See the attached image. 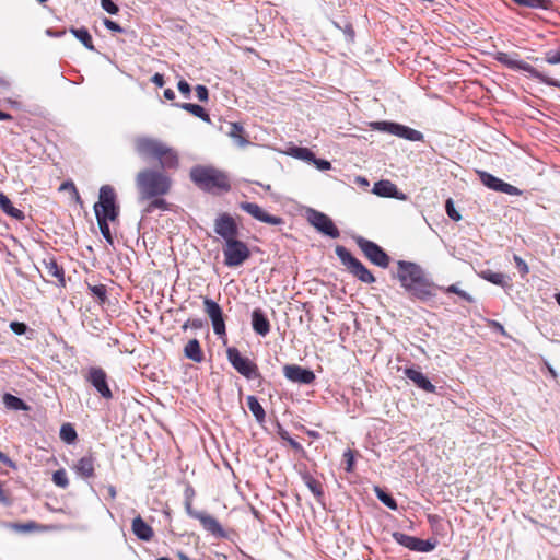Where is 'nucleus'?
Instances as JSON below:
<instances>
[{
  "instance_id": "3",
  "label": "nucleus",
  "mask_w": 560,
  "mask_h": 560,
  "mask_svg": "<svg viewBox=\"0 0 560 560\" xmlns=\"http://www.w3.org/2000/svg\"><path fill=\"white\" fill-rule=\"evenodd\" d=\"M191 180L205 190H223L230 189V182L225 174L210 167H195L190 172Z\"/></svg>"
},
{
  "instance_id": "2",
  "label": "nucleus",
  "mask_w": 560,
  "mask_h": 560,
  "mask_svg": "<svg viewBox=\"0 0 560 560\" xmlns=\"http://www.w3.org/2000/svg\"><path fill=\"white\" fill-rule=\"evenodd\" d=\"M135 185L138 202H145L148 198L167 195L172 187V179L162 171L143 168L136 175Z\"/></svg>"
},
{
  "instance_id": "48",
  "label": "nucleus",
  "mask_w": 560,
  "mask_h": 560,
  "mask_svg": "<svg viewBox=\"0 0 560 560\" xmlns=\"http://www.w3.org/2000/svg\"><path fill=\"white\" fill-rule=\"evenodd\" d=\"M101 7L109 14H117L119 11L118 5L114 3L112 0H101Z\"/></svg>"
},
{
  "instance_id": "14",
  "label": "nucleus",
  "mask_w": 560,
  "mask_h": 560,
  "mask_svg": "<svg viewBox=\"0 0 560 560\" xmlns=\"http://www.w3.org/2000/svg\"><path fill=\"white\" fill-rule=\"evenodd\" d=\"M214 232L224 240V243L236 238L238 228L229 213H222L214 220Z\"/></svg>"
},
{
  "instance_id": "1",
  "label": "nucleus",
  "mask_w": 560,
  "mask_h": 560,
  "mask_svg": "<svg viewBox=\"0 0 560 560\" xmlns=\"http://www.w3.org/2000/svg\"><path fill=\"white\" fill-rule=\"evenodd\" d=\"M396 278L412 299L424 302L435 295L434 283L427 277L423 268L416 262L398 260Z\"/></svg>"
},
{
  "instance_id": "33",
  "label": "nucleus",
  "mask_w": 560,
  "mask_h": 560,
  "mask_svg": "<svg viewBox=\"0 0 560 560\" xmlns=\"http://www.w3.org/2000/svg\"><path fill=\"white\" fill-rule=\"evenodd\" d=\"M396 186L389 180H380L375 183L373 191L381 197H393Z\"/></svg>"
},
{
  "instance_id": "29",
  "label": "nucleus",
  "mask_w": 560,
  "mask_h": 560,
  "mask_svg": "<svg viewBox=\"0 0 560 560\" xmlns=\"http://www.w3.org/2000/svg\"><path fill=\"white\" fill-rule=\"evenodd\" d=\"M480 277L493 284L501 285L503 288L510 287V278L502 272H494L492 270H483L480 272Z\"/></svg>"
},
{
  "instance_id": "24",
  "label": "nucleus",
  "mask_w": 560,
  "mask_h": 560,
  "mask_svg": "<svg viewBox=\"0 0 560 560\" xmlns=\"http://www.w3.org/2000/svg\"><path fill=\"white\" fill-rule=\"evenodd\" d=\"M132 532L141 540L149 541L152 539L154 533L150 525H148L140 515L132 520Z\"/></svg>"
},
{
  "instance_id": "9",
  "label": "nucleus",
  "mask_w": 560,
  "mask_h": 560,
  "mask_svg": "<svg viewBox=\"0 0 560 560\" xmlns=\"http://www.w3.org/2000/svg\"><path fill=\"white\" fill-rule=\"evenodd\" d=\"M357 244L371 262L382 268L388 267L389 256L376 243L360 236Z\"/></svg>"
},
{
  "instance_id": "26",
  "label": "nucleus",
  "mask_w": 560,
  "mask_h": 560,
  "mask_svg": "<svg viewBox=\"0 0 560 560\" xmlns=\"http://www.w3.org/2000/svg\"><path fill=\"white\" fill-rule=\"evenodd\" d=\"M162 152L163 153L159 154L156 158L159 160L161 167L162 168H176L178 165L177 153L173 149L167 147L166 144L164 145Z\"/></svg>"
},
{
  "instance_id": "60",
  "label": "nucleus",
  "mask_w": 560,
  "mask_h": 560,
  "mask_svg": "<svg viewBox=\"0 0 560 560\" xmlns=\"http://www.w3.org/2000/svg\"><path fill=\"white\" fill-rule=\"evenodd\" d=\"M151 81H152L156 86H159V88H162V86L164 85V83H165V81H164V77H163V74H161V73H155V74L152 77Z\"/></svg>"
},
{
  "instance_id": "55",
  "label": "nucleus",
  "mask_w": 560,
  "mask_h": 560,
  "mask_svg": "<svg viewBox=\"0 0 560 560\" xmlns=\"http://www.w3.org/2000/svg\"><path fill=\"white\" fill-rule=\"evenodd\" d=\"M313 164L319 170V171H327L331 168V164L327 160L317 159L315 156V161H313Z\"/></svg>"
},
{
  "instance_id": "36",
  "label": "nucleus",
  "mask_w": 560,
  "mask_h": 560,
  "mask_svg": "<svg viewBox=\"0 0 560 560\" xmlns=\"http://www.w3.org/2000/svg\"><path fill=\"white\" fill-rule=\"evenodd\" d=\"M145 201L148 205L144 209V213H152L156 209L162 211L168 210V203L162 197L148 198Z\"/></svg>"
},
{
  "instance_id": "61",
  "label": "nucleus",
  "mask_w": 560,
  "mask_h": 560,
  "mask_svg": "<svg viewBox=\"0 0 560 560\" xmlns=\"http://www.w3.org/2000/svg\"><path fill=\"white\" fill-rule=\"evenodd\" d=\"M0 462L9 467H15L14 463L1 451H0Z\"/></svg>"
},
{
  "instance_id": "8",
  "label": "nucleus",
  "mask_w": 560,
  "mask_h": 560,
  "mask_svg": "<svg viewBox=\"0 0 560 560\" xmlns=\"http://www.w3.org/2000/svg\"><path fill=\"white\" fill-rule=\"evenodd\" d=\"M226 355L231 365L247 380H255L261 376L257 364L243 357L236 348H229Z\"/></svg>"
},
{
  "instance_id": "16",
  "label": "nucleus",
  "mask_w": 560,
  "mask_h": 560,
  "mask_svg": "<svg viewBox=\"0 0 560 560\" xmlns=\"http://www.w3.org/2000/svg\"><path fill=\"white\" fill-rule=\"evenodd\" d=\"M283 375L290 382L303 385H310L315 381V374L313 371L298 364L284 365Z\"/></svg>"
},
{
  "instance_id": "38",
  "label": "nucleus",
  "mask_w": 560,
  "mask_h": 560,
  "mask_svg": "<svg viewBox=\"0 0 560 560\" xmlns=\"http://www.w3.org/2000/svg\"><path fill=\"white\" fill-rule=\"evenodd\" d=\"M290 154L299 160L313 163L315 161V154L307 148L294 147L291 149Z\"/></svg>"
},
{
  "instance_id": "34",
  "label": "nucleus",
  "mask_w": 560,
  "mask_h": 560,
  "mask_svg": "<svg viewBox=\"0 0 560 560\" xmlns=\"http://www.w3.org/2000/svg\"><path fill=\"white\" fill-rule=\"evenodd\" d=\"M302 479L310 491L319 500L324 494L320 482L308 472L304 474Z\"/></svg>"
},
{
  "instance_id": "56",
  "label": "nucleus",
  "mask_w": 560,
  "mask_h": 560,
  "mask_svg": "<svg viewBox=\"0 0 560 560\" xmlns=\"http://www.w3.org/2000/svg\"><path fill=\"white\" fill-rule=\"evenodd\" d=\"M104 25L106 26V28H108L113 32H116V33L124 32V28L119 24H117L116 22H114L109 19H104Z\"/></svg>"
},
{
  "instance_id": "4",
  "label": "nucleus",
  "mask_w": 560,
  "mask_h": 560,
  "mask_svg": "<svg viewBox=\"0 0 560 560\" xmlns=\"http://www.w3.org/2000/svg\"><path fill=\"white\" fill-rule=\"evenodd\" d=\"M517 57H518V55L516 52L509 54V52L498 51L495 54L494 59L509 69L522 70L524 72H527L532 78L537 79L541 83H545L547 85L555 86V88H560L559 80L545 75L544 73H541L540 71L535 69L533 66L518 59Z\"/></svg>"
},
{
  "instance_id": "13",
  "label": "nucleus",
  "mask_w": 560,
  "mask_h": 560,
  "mask_svg": "<svg viewBox=\"0 0 560 560\" xmlns=\"http://www.w3.org/2000/svg\"><path fill=\"white\" fill-rule=\"evenodd\" d=\"M393 538L397 544L412 551L429 552L435 548V542L409 536L400 532H395Z\"/></svg>"
},
{
  "instance_id": "27",
  "label": "nucleus",
  "mask_w": 560,
  "mask_h": 560,
  "mask_svg": "<svg viewBox=\"0 0 560 560\" xmlns=\"http://www.w3.org/2000/svg\"><path fill=\"white\" fill-rule=\"evenodd\" d=\"M393 135L409 141H421L423 139V135L420 131L397 122L395 124Z\"/></svg>"
},
{
  "instance_id": "5",
  "label": "nucleus",
  "mask_w": 560,
  "mask_h": 560,
  "mask_svg": "<svg viewBox=\"0 0 560 560\" xmlns=\"http://www.w3.org/2000/svg\"><path fill=\"white\" fill-rule=\"evenodd\" d=\"M336 255L348 269V271L361 282L373 283L375 277L372 272L343 246L336 247Z\"/></svg>"
},
{
  "instance_id": "57",
  "label": "nucleus",
  "mask_w": 560,
  "mask_h": 560,
  "mask_svg": "<svg viewBox=\"0 0 560 560\" xmlns=\"http://www.w3.org/2000/svg\"><path fill=\"white\" fill-rule=\"evenodd\" d=\"M178 91L185 96L189 97L190 95V85L185 81L180 80L177 84Z\"/></svg>"
},
{
  "instance_id": "20",
  "label": "nucleus",
  "mask_w": 560,
  "mask_h": 560,
  "mask_svg": "<svg viewBox=\"0 0 560 560\" xmlns=\"http://www.w3.org/2000/svg\"><path fill=\"white\" fill-rule=\"evenodd\" d=\"M252 326L254 331L262 337L270 332V322L261 308H255L253 311Z\"/></svg>"
},
{
  "instance_id": "47",
  "label": "nucleus",
  "mask_w": 560,
  "mask_h": 560,
  "mask_svg": "<svg viewBox=\"0 0 560 560\" xmlns=\"http://www.w3.org/2000/svg\"><path fill=\"white\" fill-rule=\"evenodd\" d=\"M445 208H446V213L447 215L454 220V221H459L462 219V215L456 211L455 207H454V203L452 201V199H448L445 203Z\"/></svg>"
},
{
  "instance_id": "28",
  "label": "nucleus",
  "mask_w": 560,
  "mask_h": 560,
  "mask_svg": "<svg viewBox=\"0 0 560 560\" xmlns=\"http://www.w3.org/2000/svg\"><path fill=\"white\" fill-rule=\"evenodd\" d=\"M184 354L187 359L200 363L205 360L203 352L197 339L189 340L184 347Z\"/></svg>"
},
{
  "instance_id": "40",
  "label": "nucleus",
  "mask_w": 560,
  "mask_h": 560,
  "mask_svg": "<svg viewBox=\"0 0 560 560\" xmlns=\"http://www.w3.org/2000/svg\"><path fill=\"white\" fill-rule=\"evenodd\" d=\"M445 293H453L467 301L468 303H474L475 299L466 291L462 290L458 284H451L446 288H440Z\"/></svg>"
},
{
  "instance_id": "25",
  "label": "nucleus",
  "mask_w": 560,
  "mask_h": 560,
  "mask_svg": "<svg viewBox=\"0 0 560 560\" xmlns=\"http://www.w3.org/2000/svg\"><path fill=\"white\" fill-rule=\"evenodd\" d=\"M0 209L9 217L23 221L25 219V214L22 210L15 208L11 200L5 196L2 191H0Z\"/></svg>"
},
{
  "instance_id": "11",
  "label": "nucleus",
  "mask_w": 560,
  "mask_h": 560,
  "mask_svg": "<svg viewBox=\"0 0 560 560\" xmlns=\"http://www.w3.org/2000/svg\"><path fill=\"white\" fill-rule=\"evenodd\" d=\"M480 182L489 189L494 191L504 192L510 196H521L522 190L517 187L503 182L502 179L495 177L494 175L486 172V171H477Z\"/></svg>"
},
{
  "instance_id": "10",
  "label": "nucleus",
  "mask_w": 560,
  "mask_h": 560,
  "mask_svg": "<svg viewBox=\"0 0 560 560\" xmlns=\"http://www.w3.org/2000/svg\"><path fill=\"white\" fill-rule=\"evenodd\" d=\"M203 311L211 319L213 331L219 337L225 336V323L221 306L210 298H203Z\"/></svg>"
},
{
  "instance_id": "12",
  "label": "nucleus",
  "mask_w": 560,
  "mask_h": 560,
  "mask_svg": "<svg viewBox=\"0 0 560 560\" xmlns=\"http://www.w3.org/2000/svg\"><path fill=\"white\" fill-rule=\"evenodd\" d=\"M308 221L316 230L331 238H337L340 235L339 230L336 228L332 220L323 212L311 210Z\"/></svg>"
},
{
  "instance_id": "39",
  "label": "nucleus",
  "mask_w": 560,
  "mask_h": 560,
  "mask_svg": "<svg viewBox=\"0 0 560 560\" xmlns=\"http://www.w3.org/2000/svg\"><path fill=\"white\" fill-rule=\"evenodd\" d=\"M243 127L240 126L238 124H232L231 125V130L229 132L230 137H232L236 144L238 147H245L249 143V141L242 135L243 133Z\"/></svg>"
},
{
  "instance_id": "22",
  "label": "nucleus",
  "mask_w": 560,
  "mask_h": 560,
  "mask_svg": "<svg viewBox=\"0 0 560 560\" xmlns=\"http://www.w3.org/2000/svg\"><path fill=\"white\" fill-rule=\"evenodd\" d=\"M75 472L84 478L90 479L94 477V470H95V458L93 455H85L81 457L77 464L74 465Z\"/></svg>"
},
{
  "instance_id": "15",
  "label": "nucleus",
  "mask_w": 560,
  "mask_h": 560,
  "mask_svg": "<svg viewBox=\"0 0 560 560\" xmlns=\"http://www.w3.org/2000/svg\"><path fill=\"white\" fill-rule=\"evenodd\" d=\"M164 143L158 139L149 137H138L135 139V149L137 153L142 158H154L162 154Z\"/></svg>"
},
{
  "instance_id": "43",
  "label": "nucleus",
  "mask_w": 560,
  "mask_h": 560,
  "mask_svg": "<svg viewBox=\"0 0 560 560\" xmlns=\"http://www.w3.org/2000/svg\"><path fill=\"white\" fill-rule=\"evenodd\" d=\"M52 481L56 486H58L60 488H63V489L67 488L69 486V480H68L66 470L65 469L56 470L52 474Z\"/></svg>"
},
{
  "instance_id": "19",
  "label": "nucleus",
  "mask_w": 560,
  "mask_h": 560,
  "mask_svg": "<svg viewBox=\"0 0 560 560\" xmlns=\"http://www.w3.org/2000/svg\"><path fill=\"white\" fill-rule=\"evenodd\" d=\"M196 520L200 522L203 529L210 533L215 538H226L228 534L221 524L212 515L201 512L200 515H196Z\"/></svg>"
},
{
  "instance_id": "46",
  "label": "nucleus",
  "mask_w": 560,
  "mask_h": 560,
  "mask_svg": "<svg viewBox=\"0 0 560 560\" xmlns=\"http://www.w3.org/2000/svg\"><path fill=\"white\" fill-rule=\"evenodd\" d=\"M513 259H514L515 266L518 269L521 276L522 277L526 276L529 272V268H528V265L525 262V260L517 255H514Z\"/></svg>"
},
{
  "instance_id": "54",
  "label": "nucleus",
  "mask_w": 560,
  "mask_h": 560,
  "mask_svg": "<svg viewBox=\"0 0 560 560\" xmlns=\"http://www.w3.org/2000/svg\"><path fill=\"white\" fill-rule=\"evenodd\" d=\"M10 328L16 335H23V334H25V331L27 329L26 325L24 323H20V322H12L10 324Z\"/></svg>"
},
{
  "instance_id": "62",
  "label": "nucleus",
  "mask_w": 560,
  "mask_h": 560,
  "mask_svg": "<svg viewBox=\"0 0 560 560\" xmlns=\"http://www.w3.org/2000/svg\"><path fill=\"white\" fill-rule=\"evenodd\" d=\"M490 325L497 329L498 331H500L502 335H505V329L504 327L499 323V322H495V320H491L490 322Z\"/></svg>"
},
{
  "instance_id": "31",
  "label": "nucleus",
  "mask_w": 560,
  "mask_h": 560,
  "mask_svg": "<svg viewBox=\"0 0 560 560\" xmlns=\"http://www.w3.org/2000/svg\"><path fill=\"white\" fill-rule=\"evenodd\" d=\"M70 32L73 34V36L80 40L84 47L91 51L95 50V47L93 45L92 36L90 35L89 31L85 27L81 28H74L71 27Z\"/></svg>"
},
{
  "instance_id": "49",
  "label": "nucleus",
  "mask_w": 560,
  "mask_h": 560,
  "mask_svg": "<svg viewBox=\"0 0 560 560\" xmlns=\"http://www.w3.org/2000/svg\"><path fill=\"white\" fill-rule=\"evenodd\" d=\"M552 5L551 0H529V8L548 10Z\"/></svg>"
},
{
  "instance_id": "44",
  "label": "nucleus",
  "mask_w": 560,
  "mask_h": 560,
  "mask_svg": "<svg viewBox=\"0 0 560 560\" xmlns=\"http://www.w3.org/2000/svg\"><path fill=\"white\" fill-rule=\"evenodd\" d=\"M395 124L396 122H392V121H375V122L371 124V127L374 130H378V131H383V132L393 135Z\"/></svg>"
},
{
  "instance_id": "58",
  "label": "nucleus",
  "mask_w": 560,
  "mask_h": 560,
  "mask_svg": "<svg viewBox=\"0 0 560 560\" xmlns=\"http://www.w3.org/2000/svg\"><path fill=\"white\" fill-rule=\"evenodd\" d=\"M343 457H345L346 463H347L346 470L347 471H351L352 467H353V462H354V457H353L352 452L350 450H348L347 452H345Z\"/></svg>"
},
{
  "instance_id": "35",
  "label": "nucleus",
  "mask_w": 560,
  "mask_h": 560,
  "mask_svg": "<svg viewBox=\"0 0 560 560\" xmlns=\"http://www.w3.org/2000/svg\"><path fill=\"white\" fill-rule=\"evenodd\" d=\"M3 404L8 409L11 410H27V405L19 397L12 395V394H4L3 395Z\"/></svg>"
},
{
  "instance_id": "63",
  "label": "nucleus",
  "mask_w": 560,
  "mask_h": 560,
  "mask_svg": "<svg viewBox=\"0 0 560 560\" xmlns=\"http://www.w3.org/2000/svg\"><path fill=\"white\" fill-rule=\"evenodd\" d=\"M0 89L2 91H8L10 89V82L1 75H0Z\"/></svg>"
},
{
  "instance_id": "37",
  "label": "nucleus",
  "mask_w": 560,
  "mask_h": 560,
  "mask_svg": "<svg viewBox=\"0 0 560 560\" xmlns=\"http://www.w3.org/2000/svg\"><path fill=\"white\" fill-rule=\"evenodd\" d=\"M374 491H375V494H376L377 499L384 505H386L388 509H390L393 511H396L398 509L397 502L395 501V499L389 493H387L386 491H384L380 487H375Z\"/></svg>"
},
{
  "instance_id": "18",
  "label": "nucleus",
  "mask_w": 560,
  "mask_h": 560,
  "mask_svg": "<svg viewBox=\"0 0 560 560\" xmlns=\"http://www.w3.org/2000/svg\"><path fill=\"white\" fill-rule=\"evenodd\" d=\"M240 208L255 218L256 220L271 224V225H279L283 222V220L280 217L271 215L267 213L260 206L254 202H241Z\"/></svg>"
},
{
  "instance_id": "64",
  "label": "nucleus",
  "mask_w": 560,
  "mask_h": 560,
  "mask_svg": "<svg viewBox=\"0 0 560 560\" xmlns=\"http://www.w3.org/2000/svg\"><path fill=\"white\" fill-rule=\"evenodd\" d=\"M164 97H165L166 100L173 101V100L175 98V93H174V91H173V90H171V89H166V90L164 91Z\"/></svg>"
},
{
  "instance_id": "50",
  "label": "nucleus",
  "mask_w": 560,
  "mask_h": 560,
  "mask_svg": "<svg viewBox=\"0 0 560 560\" xmlns=\"http://www.w3.org/2000/svg\"><path fill=\"white\" fill-rule=\"evenodd\" d=\"M93 295L97 296L101 302H104L106 299V288L103 284L90 287Z\"/></svg>"
},
{
  "instance_id": "6",
  "label": "nucleus",
  "mask_w": 560,
  "mask_h": 560,
  "mask_svg": "<svg viewBox=\"0 0 560 560\" xmlns=\"http://www.w3.org/2000/svg\"><path fill=\"white\" fill-rule=\"evenodd\" d=\"M95 217L108 218L110 221L117 219L119 208L116 205V194L112 186L104 185L100 189V200L94 205Z\"/></svg>"
},
{
  "instance_id": "42",
  "label": "nucleus",
  "mask_w": 560,
  "mask_h": 560,
  "mask_svg": "<svg viewBox=\"0 0 560 560\" xmlns=\"http://www.w3.org/2000/svg\"><path fill=\"white\" fill-rule=\"evenodd\" d=\"M96 220H97V223H98V226H100V230H101V233L102 235L104 236V238L109 243V244H113V237H112V233H110V229H109V225L107 223V221L109 220L108 218H103V217H96Z\"/></svg>"
},
{
  "instance_id": "23",
  "label": "nucleus",
  "mask_w": 560,
  "mask_h": 560,
  "mask_svg": "<svg viewBox=\"0 0 560 560\" xmlns=\"http://www.w3.org/2000/svg\"><path fill=\"white\" fill-rule=\"evenodd\" d=\"M405 375L407 378L412 381L419 388L428 392V393H434L435 386L429 381V378L420 371L416 369H406Z\"/></svg>"
},
{
  "instance_id": "59",
  "label": "nucleus",
  "mask_w": 560,
  "mask_h": 560,
  "mask_svg": "<svg viewBox=\"0 0 560 560\" xmlns=\"http://www.w3.org/2000/svg\"><path fill=\"white\" fill-rule=\"evenodd\" d=\"M185 509H186V513L192 518H196V515H200V513H201L200 511H196L192 509L191 502L189 500L186 501Z\"/></svg>"
},
{
  "instance_id": "53",
  "label": "nucleus",
  "mask_w": 560,
  "mask_h": 560,
  "mask_svg": "<svg viewBox=\"0 0 560 560\" xmlns=\"http://www.w3.org/2000/svg\"><path fill=\"white\" fill-rule=\"evenodd\" d=\"M195 90H196L197 97L200 102L208 101L209 92L205 85L198 84Z\"/></svg>"
},
{
  "instance_id": "21",
  "label": "nucleus",
  "mask_w": 560,
  "mask_h": 560,
  "mask_svg": "<svg viewBox=\"0 0 560 560\" xmlns=\"http://www.w3.org/2000/svg\"><path fill=\"white\" fill-rule=\"evenodd\" d=\"M43 270L48 277L55 278L59 283L65 284L63 268L57 264V260L48 256L42 260Z\"/></svg>"
},
{
  "instance_id": "7",
  "label": "nucleus",
  "mask_w": 560,
  "mask_h": 560,
  "mask_svg": "<svg viewBox=\"0 0 560 560\" xmlns=\"http://www.w3.org/2000/svg\"><path fill=\"white\" fill-rule=\"evenodd\" d=\"M222 252L224 265L230 268L242 266L250 257L248 246L237 238L225 242Z\"/></svg>"
},
{
  "instance_id": "30",
  "label": "nucleus",
  "mask_w": 560,
  "mask_h": 560,
  "mask_svg": "<svg viewBox=\"0 0 560 560\" xmlns=\"http://www.w3.org/2000/svg\"><path fill=\"white\" fill-rule=\"evenodd\" d=\"M247 407L255 417V419L257 420V422L262 423L265 421L266 412L255 396L249 395L247 397Z\"/></svg>"
},
{
  "instance_id": "51",
  "label": "nucleus",
  "mask_w": 560,
  "mask_h": 560,
  "mask_svg": "<svg viewBox=\"0 0 560 560\" xmlns=\"http://www.w3.org/2000/svg\"><path fill=\"white\" fill-rule=\"evenodd\" d=\"M202 327H203V320L200 318H195V319H188L187 322H185L184 325L182 326V329L183 330H187L188 328L201 329Z\"/></svg>"
},
{
  "instance_id": "45",
  "label": "nucleus",
  "mask_w": 560,
  "mask_h": 560,
  "mask_svg": "<svg viewBox=\"0 0 560 560\" xmlns=\"http://www.w3.org/2000/svg\"><path fill=\"white\" fill-rule=\"evenodd\" d=\"M12 529L20 533H28L37 528V524L35 522L27 523H13L10 525Z\"/></svg>"
},
{
  "instance_id": "32",
  "label": "nucleus",
  "mask_w": 560,
  "mask_h": 560,
  "mask_svg": "<svg viewBox=\"0 0 560 560\" xmlns=\"http://www.w3.org/2000/svg\"><path fill=\"white\" fill-rule=\"evenodd\" d=\"M177 106L179 108L192 114L194 116L202 119L203 121H208V122L210 121V116L205 110V108L200 105L191 104V103H182V104H177Z\"/></svg>"
},
{
  "instance_id": "17",
  "label": "nucleus",
  "mask_w": 560,
  "mask_h": 560,
  "mask_svg": "<svg viewBox=\"0 0 560 560\" xmlns=\"http://www.w3.org/2000/svg\"><path fill=\"white\" fill-rule=\"evenodd\" d=\"M86 380L103 398L110 399L113 397L112 390L107 384L106 372L103 369L95 366L90 368Z\"/></svg>"
},
{
  "instance_id": "52",
  "label": "nucleus",
  "mask_w": 560,
  "mask_h": 560,
  "mask_svg": "<svg viewBox=\"0 0 560 560\" xmlns=\"http://www.w3.org/2000/svg\"><path fill=\"white\" fill-rule=\"evenodd\" d=\"M546 62L549 65L560 63V48L556 51H548L545 57Z\"/></svg>"
},
{
  "instance_id": "41",
  "label": "nucleus",
  "mask_w": 560,
  "mask_h": 560,
  "mask_svg": "<svg viewBox=\"0 0 560 560\" xmlns=\"http://www.w3.org/2000/svg\"><path fill=\"white\" fill-rule=\"evenodd\" d=\"M60 438L66 443L70 444L77 440V432L71 424L66 423V424H62V427L60 429Z\"/></svg>"
}]
</instances>
